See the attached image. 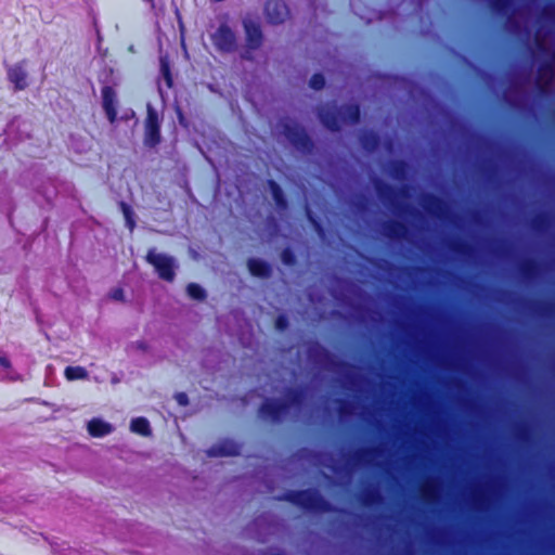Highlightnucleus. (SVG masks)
I'll return each mask as SVG.
<instances>
[{
	"instance_id": "nucleus-6",
	"label": "nucleus",
	"mask_w": 555,
	"mask_h": 555,
	"mask_svg": "<svg viewBox=\"0 0 555 555\" xmlns=\"http://www.w3.org/2000/svg\"><path fill=\"white\" fill-rule=\"evenodd\" d=\"M289 500L301 505L306 509L321 511L325 507V502L315 490H306L289 494Z\"/></svg>"
},
{
	"instance_id": "nucleus-12",
	"label": "nucleus",
	"mask_w": 555,
	"mask_h": 555,
	"mask_svg": "<svg viewBox=\"0 0 555 555\" xmlns=\"http://www.w3.org/2000/svg\"><path fill=\"white\" fill-rule=\"evenodd\" d=\"M88 433L93 437H104L113 431V426L101 418H92L88 422Z\"/></svg>"
},
{
	"instance_id": "nucleus-11",
	"label": "nucleus",
	"mask_w": 555,
	"mask_h": 555,
	"mask_svg": "<svg viewBox=\"0 0 555 555\" xmlns=\"http://www.w3.org/2000/svg\"><path fill=\"white\" fill-rule=\"evenodd\" d=\"M244 29L248 48L257 49L260 47L262 42V33L259 24L250 20H245Z\"/></svg>"
},
{
	"instance_id": "nucleus-25",
	"label": "nucleus",
	"mask_w": 555,
	"mask_h": 555,
	"mask_svg": "<svg viewBox=\"0 0 555 555\" xmlns=\"http://www.w3.org/2000/svg\"><path fill=\"white\" fill-rule=\"evenodd\" d=\"M282 259H283L284 263L291 264L292 263V255H291V253L288 250L283 251Z\"/></svg>"
},
{
	"instance_id": "nucleus-7",
	"label": "nucleus",
	"mask_w": 555,
	"mask_h": 555,
	"mask_svg": "<svg viewBox=\"0 0 555 555\" xmlns=\"http://www.w3.org/2000/svg\"><path fill=\"white\" fill-rule=\"evenodd\" d=\"M288 404L283 400H267L259 410L260 417L271 422H279L285 414Z\"/></svg>"
},
{
	"instance_id": "nucleus-19",
	"label": "nucleus",
	"mask_w": 555,
	"mask_h": 555,
	"mask_svg": "<svg viewBox=\"0 0 555 555\" xmlns=\"http://www.w3.org/2000/svg\"><path fill=\"white\" fill-rule=\"evenodd\" d=\"M120 209L125 217L127 227L129 228L130 231H132L134 228V220L132 218L133 211H132L131 207L129 205H127L126 203L121 202Z\"/></svg>"
},
{
	"instance_id": "nucleus-13",
	"label": "nucleus",
	"mask_w": 555,
	"mask_h": 555,
	"mask_svg": "<svg viewBox=\"0 0 555 555\" xmlns=\"http://www.w3.org/2000/svg\"><path fill=\"white\" fill-rule=\"evenodd\" d=\"M238 446L234 442L225 441L219 446L211 448L208 454L211 456H231L238 454Z\"/></svg>"
},
{
	"instance_id": "nucleus-30",
	"label": "nucleus",
	"mask_w": 555,
	"mask_h": 555,
	"mask_svg": "<svg viewBox=\"0 0 555 555\" xmlns=\"http://www.w3.org/2000/svg\"><path fill=\"white\" fill-rule=\"evenodd\" d=\"M138 346H139L140 348H142V349H144V348H145V346H144V344H143V343H139V344H138Z\"/></svg>"
},
{
	"instance_id": "nucleus-29",
	"label": "nucleus",
	"mask_w": 555,
	"mask_h": 555,
	"mask_svg": "<svg viewBox=\"0 0 555 555\" xmlns=\"http://www.w3.org/2000/svg\"><path fill=\"white\" fill-rule=\"evenodd\" d=\"M547 74L550 75V80L553 78V68L551 66L547 67Z\"/></svg>"
},
{
	"instance_id": "nucleus-15",
	"label": "nucleus",
	"mask_w": 555,
	"mask_h": 555,
	"mask_svg": "<svg viewBox=\"0 0 555 555\" xmlns=\"http://www.w3.org/2000/svg\"><path fill=\"white\" fill-rule=\"evenodd\" d=\"M130 430L144 437L152 435L150 422L145 417L133 418L130 423Z\"/></svg>"
},
{
	"instance_id": "nucleus-17",
	"label": "nucleus",
	"mask_w": 555,
	"mask_h": 555,
	"mask_svg": "<svg viewBox=\"0 0 555 555\" xmlns=\"http://www.w3.org/2000/svg\"><path fill=\"white\" fill-rule=\"evenodd\" d=\"M269 185H270L271 194H272L274 202L276 203V205L279 207L284 208L286 206V203L284 199L283 191L281 190L279 184L274 181H269Z\"/></svg>"
},
{
	"instance_id": "nucleus-8",
	"label": "nucleus",
	"mask_w": 555,
	"mask_h": 555,
	"mask_svg": "<svg viewBox=\"0 0 555 555\" xmlns=\"http://www.w3.org/2000/svg\"><path fill=\"white\" fill-rule=\"evenodd\" d=\"M266 15L270 23L281 24L288 17V8L282 0H269L266 3Z\"/></svg>"
},
{
	"instance_id": "nucleus-23",
	"label": "nucleus",
	"mask_w": 555,
	"mask_h": 555,
	"mask_svg": "<svg viewBox=\"0 0 555 555\" xmlns=\"http://www.w3.org/2000/svg\"><path fill=\"white\" fill-rule=\"evenodd\" d=\"M275 324H276V327H278L279 330H284V328L286 327V325H287V322H286V319H285L284 317H282V315H281V317H279V318L276 319Z\"/></svg>"
},
{
	"instance_id": "nucleus-10",
	"label": "nucleus",
	"mask_w": 555,
	"mask_h": 555,
	"mask_svg": "<svg viewBox=\"0 0 555 555\" xmlns=\"http://www.w3.org/2000/svg\"><path fill=\"white\" fill-rule=\"evenodd\" d=\"M116 93L112 87H104L102 89V105L111 124H114L117 117L116 109Z\"/></svg>"
},
{
	"instance_id": "nucleus-5",
	"label": "nucleus",
	"mask_w": 555,
	"mask_h": 555,
	"mask_svg": "<svg viewBox=\"0 0 555 555\" xmlns=\"http://www.w3.org/2000/svg\"><path fill=\"white\" fill-rule=\"evenodd\" d=\"M28 62L22 60L7 68V78L13 85L14 91H23L28 87Z\"/></svg>"
},
{
	"instance_id": "nucleus-22",
	"label": "nucleus",
	"mask_w": 555,
	"mask_h": 555,
	"mask_svg": "<svg viewBox=\"0 0 555 555\" xmlns=\"http://www.w3.org/2000/svg\"><path fill=\"white\" fill-rule=\"evenodd\" d=\"M177 402L182 405V406H185L188 403H189V399H188V396L186 393L184 392H178L176 396H175Z\"/></svg>"
},
{
	"instance_id": "nucleus-1",
	"label": "nucleus",
	"mask_w": 555,
	"mask_h": 555,
	"mask_svg": "<svg viewBox=\"0 0 555 555\" xmlns=\"http://www.w3.org/2000/svg\"><path fill=\"white\" fill-rule=\"evenodd\" d=\"M319 115L322 124L327 129L336 131L340 129L343 124H356L360 118V109L358 105L350 104L337 112L322 108Z\"/></svg>"
},
{
	"instance_id": "nucleus-28",
	"label": "nucleus",
	"mask_w": 555,
	"mask_h": 555,
	"mask_svg": "<svg viewBox=\"0 0 555 555\" xmlns=\"http://www.w3.org/2000/svg\"><path fill=\"white\" fill-rule=\"evenodd\" d=\"M307 215H308L309 220L314 224V227L319 231V225L317 224L315 220L312 218V216H311L309 210L307 211Z\"/></svg>"
},
{
	"instance_id": "nucleus-16",
	"label": "nucleus",
	"mask_w": 555,
	"mask_h": 555,
	"mask_svg": "<svg viewBox=\"0 0 555 555\" xmlns=\"http://www.w3.org/2000/svg\"><path fill=\"white\" fill-rule=\"evenodd\" d=\"M64 375L68 380L88 378V372L82 366H67L64 371Z\"/></svg>"
},
{
	"instance_id": "nucleus-24",
	"label": "nucleus",
	"mask_w": 555,
	"mask_h": 555,
	"mask_svg": "<svg viewBox=\"0 0 555 555\" xmlns=\"http://www.w3.org/2000/svg\"><path fill=\"white\" fill-rule=\"evenodd\" d=\"M112 298L115 300H122V298H124L122 289L117 288V289L113 291Z\"/></svg>"
},
{
	"instance_id": "nucleus-14",
	"label": "nucleus",
	"mask_w": 555,
	"mask_h": 555,
	"mask_svg": "<svg viewBox=\"0 0 555 555\" xmlns=\"http://www.w3.org/2000/svg\"><path fill=\"white\" fill-rule=\"evenodd\" d=\"M248 270L255 276L267 278L270 274L271 268L260 259H249Z\"/></svg>"
},
{
	"instance_id": "nucleus-9",
	"label": "nucleus",
	"mask_w": 555,
	"mask_h": 555,
	"mask_svg": "<svg viewBox=\"0 0 555 555\" xmlns=\"http://www.w3.org/2000/svg\"><path fill=\"white\" fill-rule=\"evenodd\" d=\"M285 137L299 150L306 151L310 147V139L305 130L297 125H284Z\"/></svg>"
},
{
	"instance_id": "nucleus-20",
	"label": "nucleus",
	"mask_w": 555,
	"mask_h": 555,
	"mask_svg": "<svg viewBox=\"0 0 555 555\" xmlns=\"http://www.w3.org/2000/svg\"><path fill=\"white\" fill-rule=\"evenodd\" d=\"M309 85L314 90H321L325 85V79L321 74H315L311 77Z\"/></svg>"
},
{
	"instance_id": "nucleus-31",
	"label": "nucleus",
	"mask_w": 555,
	"mask_h": 555,
	"mask_svg": "<svg viewBox=\"0 0 555 555\" xmlns=\"http://www.w3.org/2000/svg\"><path fill=\"white\" fill-rule=\"evenodd\" d=\"M144 1L150 3L151 5H153V2H154V0H144Z\"/></svg>"
},
{
	"instance_id": "nucleus-3",
	"label": "nucleus",
	"mask_w": 555,
	"mask_h": 555,
	"mask_svg": "<svg viewBox=\"0 0 555 555\" xmlns=\"http://www.w3.org/2000/svg\"><path fill=\"white\" fill-rule=\"evenodd\" d=\"M210 39L214 47L220 52L230 53L236 49V36L225 23L210 34Z\"/></svg>"
},
{
	"instance_id": "nucleus-2",
	"label": "nucleus",
	"mask_w": 555,
	"mask_h": 555,
	"mask_svg": "<svg viewBox=\"0 0 555 555\" xmlns=\"http://www.w3.org/2000/svg\"><path fill=\"white\" fill-rule=\"evenodd\" d=\"M145 260L152 264L158 276L167 282H172L176 278L177 261L176 259L164 253H158L155 248H151Z\"/></svg>"
},
{
	"instance_id": "nucleus-21",
	"label": "nucleus",
	"mask_w": 555,
	"mask_h": 555,
	"mask_svg": "<svg viewBox=\"0 0 555 555\" xmlns=\"http://www.w3.org/2000/svg\"><path fill=\"white\" fill-rule=\"evenodd\" d=\"M362 142H363V145L365 149L367 150H372L376 146L377 144V139L374 134H366L363 137L362 139Z\"/></svg>"
},
{
	"instance_id": "nucleus-26",
	"label": "nucleus",
	"mask_w": 555,
	"mask_h": 555,
	"mask_svg": "<svg viewBox=\"0 0 555 555\" xmlns=\"http://www.w3.org/2000/svg\"><path fill=\"white\" fill-rule=\"evenodd\" d=\"M0 365L3 367V369H9L11 366V362L10 360L4 357V356H1L0 357Z\"/></svg>"
},
{
	"instance_id": "nucleus-18",
	"label": "nucleus",
	"mask_w": 555,
	"mask_h": 555,
	"mask_svg": "<svg viewBox=\"0 0 555 555\" xmlns=\"http://www.w3.org/2000/svg\"><path fill=\"white\" fill-rule=\"evenodd\" d=\"M188 295L197 300H202L205 298V291L195 283H190L186 287Z\"/></svg>"
},
{
	"instance_id": "nucleus-27",
	"label": "nucleus",
	"mask_w": 555,
	"mask_h": 555,
	"mask_svg": "<svg viewBox=\"0 0 555 555\" xmlns=\"http://www.w3.org/2000/svg\"><path fill=\"white\" fill-rule=\"evenodd\" d=\"M163 70H164V76H165V80L167 82V86L171 87V77L169 75L168 68H164Z\"/></svg>"
},
{
	"instance_id": "nucleus-4",
	"label": "nucleus",
	"mask_w": 555,
	"mask_h": 555,
	"mask_svg": "<svg viewBox=\"0 0 555 555\" xmlns=\"http://www.w3.org/2000/svg\"><path fill=\"white\" fill-rule=\"evenodd\" d=\"M146 118L144 121V144L153 147L160 141V124L156 109L152 104L146 105Z\"/></svg>"
}]
</instances>
